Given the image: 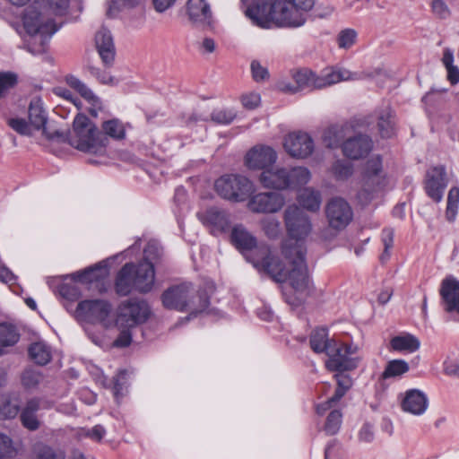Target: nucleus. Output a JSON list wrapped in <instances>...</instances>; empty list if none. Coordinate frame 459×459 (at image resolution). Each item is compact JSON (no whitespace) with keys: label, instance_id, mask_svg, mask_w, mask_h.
Masks as SVG:
<instances>
[{"label":"nucleus","instance_id":"nucleus-64","mask_svg":"<svg viewBox=\"0 0 459 459\" xmlns=\"http://www.w3.org/2000/svg\"><path fill=\"white\" fill-rule=\"evenodd\" d=\"M160 248L154 242H149L143 250V260L150 261L160 256Z\"/></svg>","mask_w":459,"mask_h":459},{"label":"nucleus","instance_id":"nucleus-25","mask_svg":"<svg viewBox=\"0 0 459 459\" xmlns=\"http://www.w3.org/2000/svg\"><path fill=\"white\" fill-rule=\"evenodd\" d=\"M186 312H189V316H197L203 313L216 315L214 308L211 307L210 295L206 290L200 289L195 292L192 289L187 300Z\"/></svg>","mask_w":459,"mask_h":459},{"label":"nucleus","instance_id":"nucleus-10","mask_svg":"<svg viewBox=\"0 0 459 459\" xmlns=\"http://www.w3.org/2000/svg\"><path fill=\"white\" fill-rule=\"evenodd\" d=\"M284 222L290 239L286 240L292 246L299 243L304 247V239L311 231L312 225L307 214L297 205H290L284 212Z\"/></svg>","mask_w":459,"mask_h":459},{"label":"nucleus","instance_id":"nucleus-42","mask_svg":"<svg viewBox=\"0 0 459 459\" xmlns=\"http://www.w3.org/2000/svg\"><path fill=\"white\" fill-rule=\"evenodd\" d=\"M20 409L16 403L12 402L7 396L0 397V418L4 420L13 419Z\"/></svg>","mask_w":459,"mask_h":459},{"label":"nucleus","instance_id":"nucleus-3","mask_svg":"<svg viewBox=\"0 0 459 459\" xmlns=\"http://www.w3.org/2000/svg\"><path fill=\"white\" fill-rule=\"evenodd\" d=\"M154 282L155 269L151 261L126 263L117 274L115 290L119 296H127L133 290L148 293L152 290Z\"/></svg>","mask_w":459,"mask_h":459},{"label":"nucleus","instance_id":"nucleus-50","mask_svg":"<svg viewBox=\"0 0 459 459\" xmlns=\"http://www.w3.org/2000/svg\"><path fill=\"white\" fill-rule=\"evenodd\" d=\"M262 227L269 238H276L281 232V223L273 218H267L262 221Z\"/></svg>","mask_w":459,"mask_h":459},{"label":"nucleus","instance_id":"nucleus-31","mask_svg":"<svg viewBox=\"0 0 459 459\" xmlns=\"http://www.w3.org/2000/svg\"><path fill=\"white\" fill-rule=\"evenodd\" d=\"M187 13L194 22L211 23L212 12L205 0H188Z\"/></svg>","mask_w":459,"mask_h":459},{"label":"nucleus","instance_id":"nucleus-56","mask_svg":"<svg viewBox=\"0 0 459 459\" xmlns=\"http://www.w3.org/2000/svg\"><path fill=\"white\" fill-rule=\"evenodd\" d=\"M126 370H119L116 377H113V392L114 395L118 398L123 394L124 387L126 385Z\"/></svg>","mask_w":459,"mask_h":459},{"label":"nucleus","instance_id":"nucleus-45","mask_svg":"<svg viewBox=\"0 0 459 459\" xmlns=\"http://www.w3.org/2000/svg\"><path fill=\"white\" fill-rule=\"evenodd\" d=\"M332 171L336 179L344 180L352 175L353 166L349 161L336 160L332 167Z\"/></svg>","mask_w":459,"mask_h":459},{"label":"nucleus","instance_id":"nucleus-30","mask_svg":"<svg viewBox=\"0 0 459 459\" xmlns=\"http://www.w3.org/2000/svg\"><path fill=\"white\" fill-rule=\"evenodd\" d=\"M395 113L389 105L377 111V128L382 138H391L395 133Z\"/></svg>","mask_w":459,"mask_h":459},{"label":"nucleus","instance_id":"nucleus-34","mask_svg":"<svg viewBox=\"0 0 459 459\" xmlns=\"http://www.w3.org/2000/svg\"><path fill=\"white\" fill-rule=\"evenodd\" d=\"M310 347L316 353L326 352L332 348V342L328 339V332L325 327H318L312 332Z\"/></svg>","mask_w":459,"mask_h":459},{"label":"nucleus","instance_id":"nucleus-41","mask_svg":"<svg viewBox=\"0 0 459 459\" xmlns=\"http://www.w3.org/2000/svg\"><path fill=\"white\" fill-rule=\"evenodd\" d=\"M408 371L409 365L405 360L394 359L387 363L382 376L384 378L395 377H400Z\"/></svg>","mask_w":459,"mask_h":459},{"label":"nucleus","instance_id":"nucleus-40","mask_svg":"<svg viewBox=\"0 0 459 459\" xmlns=\"http://www.w3.org/2000/svg\"><path fill=\"white\" fill-rule=\"evenodd\" d=\"M459 204V188L456 186L451 187L447 195V204L446 210V218L448 221L453 222L457 214Z\"/></svg>","mask_w":459,"mask_h":459},{"label":"nucleus","instance_id":"nucleus-23","mask_svg":"<svg viewBox=\"0 0 459 459\" xmlns=\"http://www.w3.org/2000/svg\"><path fill=\"white\" fill-rule=\"evenodd\" d=\"M401 407L405 412L420 416L427 411L429 399L424 392L419 389H410L403 394Z\"/></svg>","mask_w":459,"mask_h":459},{"label":"nucleus","instance_id":"nucleus-26","mask_svg":"<svg viewBox=\"0 0 459 459\" xmlns=\"http://www.w3.org/2000/svg\"><path fill=\"white\" fill-rule=\"evenodd\" d=\"M108 274V270L107 264L104 262H100L93 266L72 273L71 278L74 281L83 284H91L103 281Z\"/></svg>","mask_w":459,"mask_h":459},{"label":"nucleus","instance_id":"nucleus-63","mask_svg":"<svg viewBox=\"0 0 459 459\" xmlns=\"http://www.w3.org/2000/svg\"><path fill=\"white\" fill-rule=\"evenodd\" d=\"M359 438L362 442H371L374 439L373 426L369 423H365L359 432Z\"/></svg>","mask_w":459,"mask_h":459},{"label":"nucleus","instance_id":"nucleus-4","mask_svg":"<svg viewBox=\"0 0 459 459\" xmlns=\"http://www.w3.org/2000/svg\"><path fill=\"white\" fill-rule=\"evenodd\" d=\"M245 14L252 22L264 29L271 27L274 22L278 26L299 27L305 23L303 13L292 7L290 0H275L270 8L268 15H264L259 5L248 6Z\"/></svg>","mask_w":459,"mask_h":459},{"label":"nucleus","instance_id":"nucleus-32","mask_svg":"<svg viewBox=\"0 0 459 459\" xmlns=\"http://www.w3.org/2000/svg\"><path fill=\"white\" fill-rule=\"evenodd\" d=\"M359 76L346 69L333 70L327 74L317 75L316 89H323L342 81L357 80Z\"/></svg>","mask_w":459,"mask_h":459},{"label":"nucleus","instance_id":"nucleus-55","mask_svg":"<svg viewBox=\"0 0 459 459\" xmlns=\"http://www.w3.org/2000/svg\"><path fill=\"white\" fill-rule=\"evenodd\" d=\"M431 11L437 18L441 20L447 19L451 14V11L444 0H432Z\"/></svg>","mask_w":459,"mask_h":459},{"label":"nucleus","instance_id":"nucleus-11","mask_svg":"<svg viewBox=\"0 0 459 459\" xmlns=\"http://www.w3.org/2000/svg\"><path fill=\"white\" fill-rule=\"evenodd\" d=\"M358 351L357 346L341 344L338 347L332 345L326 354L328 359L325 367L329 371L343 372L355 369L360 361L359 357L354 356Z\"/></svg>","mask_w":459,"mask_h":459},{"label":"nucleus","instance_id":"nucleus-51","mask_svg":"<svg viewBox=\"0 0 459 459\" xmlns=\"http://www.w3.org/2000/svg\"><path fill=\"white\" fill-rule=\"evenodd\" d=\"M36 459H65L64 453L56 452L52 447L39 445L35 447Z\"/></svg>","mask_w":459,"mask_h":459},{"label":"nucleus","instance_id":"nucleus-43","mask_svg":"<svg viewBox=\"0 0 459 459\" xmlns=\"http://www.w3.org/2000/svg\"><path fill=\"white\" fill-rule=\"evenodd\" d=\"M17 452L13 439L8 435L0 432V459L13 458Z\"/></svg>","mask_w":459,"mask_h":459},{"label":"nucleus","instance_id":"nucleus-16","mask_svg":"<svg viewBox=\"0 0 459 459\" xmlns=\"http://www.w3.org/2000/svg\"><path fill=\"white\" fill-rule=\"evenodd\" d=\"M192 283L184 282L168 288L161 295L163 306L185 313L187 310V300L192 290Z\"/></svg>","mask_w":459,"mask_h":459},{"label":"nucleus","instance_id":"nucleus-48","mask_svg":"<svg viewBox=\"0 0 459 459\" xmlns=\"http://www.w3.org/2000/svg\"><path fill=\"white\" fill-rule=\"evenodd\" d=\"M41 381V374L34 369H26L22 375V384L26 389L36 388Z\"/></svg>","mask_w":459,"mask_h":459},{"label":"nucleus","instance_id":"nucleus-1","mask_svg":"<svg viewBox=\"0 0 459 459\" xmlns=\"http://www.w3.org/2000/svg\"><path fill=\"white\" fill-rule=\"evenodd\" d=\"M259 252L264 255L261 259L247 257L255 267L264 271L277 282H284L289 280L290 284L297 292L304 293L308 289L306 248L301 244L297 243L294 246L289 242L282 244V255L291 264V269L289 272L285 270L281 259L273 255L268 249L263 248Z\"/></svg>","mask_w":459,"mask_h":459},{"label":"nucleus","instance_id":"nucleus-24","mask_svg":"<svg viewBox=\"0 0 459 459\" xmlns=\"http://www.w3.org/2000/svg\"><path fill=\"white\" fill-rule=\"evenodd\" d=\"M95 44L103 65L106 67L112 66L116 56V48L111 32L102 27L96 33Z\"/></svg>","mask_w":459,"mask_h":459},{"label":"nucleus","instance_id":"nucleus-57","mask_svg":"<svg viewBox=\"0 0 459 459\" xmlns=\"http://www.w3.org/2000/svg\"><path fill=\"white\" fill-rule=\"evenodd\" d=\"M342 137L338 136L336 127H330L324 134V143L328 148H336L341 144Z\"/></svg>","mask_w":459,"mask_h":459},{"label":"nucleus","instance_id":"nucleus-20","mask_svg":"<svg viewBox=\"0 0 459 459\" xmlns=\"http://www.w3.org/2000/svg\"><path fill=\"white\" fill-rule=\"evenodd\" d=\"M373 149V141L367 134H357L342 143L343 155L351 160H359L367 156Z\"/></svg>","mask_w":459,"mask_h":459},{"label":"nucleus","instance_id":"nucleus-14","mask_svg":"<svg viewBox=\"0 0 459 459\" xmlns=\"http://www.w3.org/2000/svg\"><path fill=\"white\" fill-rule=\"evenodd\" d=\"M200 221L210 230V232L218 236L227 232L231 225L230 213L221 208L212 206L197 213Z\"/></svg>","mask_w":459,"mask_h":459},{"label":"nucleus","instance_id":"nucleus-9","mask_svg":"<svg viewBox=\"0 0 459 459\" xmlns=\"http://www.w3.org/2000/svg\"><path fill=\"white\" fill-rule=\"evenodd\" d=\"M216 193L223 199L242 202L252 190V182L241 175H224L214 183Z\"/></svg>","mask_w":459,"mask_h":459},{"label":"nucleus","instance_id":"nucleus-49","mask_svg":"<svg viewBox=\"0 0 459 459\" xmlns=\"http://www.w3.org/2000/svg\"><path fill=\"white\" fill-rule=\"evenodd\" d=\"M237 117L235 110L230 108H223L212 111L211 114V119L216 124L229 125Z\"/></svg>","mask_w":459,"mask_h":459},{"label":"nucleus","instance_id":"nucleus-28","mask_svg":"<svg viewBox=\"0 0 459 459\" xmlns=\"http://www.w3.org/2000/svg\"><path fill=\"white\" fill-rule=\"evenodd\" d=\"M293 80L295 82V85H290V83L285 84L282 87V91L295 93L307 88L316 89L317 75L311 70L304 68L298 70L293 74Z\"/></svg>","mask_w":459,"mask_h":459},{"label":"nucleus","instance_id":"nucleus-59","mask_svg":"<svg viewBox=\"0 0 459 459\" xmlns=\"http://www.w3.org/2000/svg\"><path fill=\"white\" fill-rule=\"evenodd\" d=\"M251 72L255 82L264 81L269 77L268 70L255 60L251 63Z\"/></svg>","mask_w":459,"mask_h":459},{"label":"nucleus","instance_id":"nucleus-6","mask_svg":"<svg viewBox=\"0 0 459 459\" xmlns=\"http://www.w3.org/2000/svg\"><path fill=\"white\" fill-rule=\"evenodd\" d=\"M148 317H78V323L91 336L100 329L116 327L119 336L114 341L113 346L124 348L132 342V332L139 325L146 323Z\"/></svg>","mask_w":459,"mask_h":459},{"label":"nucleus","instance_id":"nucleus-54","mask_svg":"<svg viewBox=\"0 0 459 459\" xmlns=\"http://www.w3.org/2000/svg\"><path fill=\"white\" fill-rule=\"evenodd\" d=\"M7 123L12 129L22 135H30L32 134V126L30 122L27 123L23 118H10Z\"/></svg>","mask_w":459,"mask_h":459},{"label":"nucleus","instance_id":"nucleus-46","mask_svg":"<svg viewBox=\"0 0 459 459\" xmlns=\"http://www.w3.org/2000/svg\"><path fill=\"white\" fill-rule=\"evenodd\" d=\"M342 414L339 410L332 411L327 416L326 422L325 425V431L328 435L336 434L340 429L342 424Z\"/></svg>","mask_w":459,"mask_h":459},{"label":"nucleus","instance_id":"nucleus-39","mask_svg":"<svg viewBox=\"0 0 459 459\" xmlns=\"http://www.w3.org/2000/svg\"><path fill=\"white\" fill-rule=\"evenodd\" d=\"M124 306L128 310L126 316H151L150 307L145 300L132 299ZM120 316L124 315L121 314Z\"/></svg>","mask_w":459,"mask_h":459},{"label":"nucleus","instance_id":"nucleus-53","mask_svg":"<svg viewBox=\"0 0 459 459\" xmlns=\"http://www.w3.org/2000/svg\"><path fill=\"white\" fill-rule=\"evenodd\" d=\"M357 32L352 29H345L340 31L337 43L341 48H350L356 41Z\"/></svg>","mask_w":459,"mask_h":459},{"label":"nucleus","instance_id":"nucleus-13","mask_svg":"<svg viewBox=\"0 0 459 459\" xmlns=\"http://www.w3.org/2000/svg\"><path fill=\"white\" fill-rule=\"evenodd\" d=\"M285 204V197L278 192H264L252 195L247 203L248 209L255 213H274Z\"/></svg>","mask_w":459,"mask_h":459},{"label":"nucleus","instance_id":"nucleus-61","mask_svg":"<svg viewBox=\"0 0 459 459\" xmlns=\"http://www.w3.org/2000/svg\"><path fill=\"white\" fill-rule=\"evenodd\" d=\"M260 95L258 93L250 92L241 97V103L247 109H254L260 104Z\"/></svg>","mask_w":459,"mask_h":459},{"label":"nucleus","instance_id":"nucleus-21","mask_svg":"<svg viewBox=\"0 0 459 459\" xmlns=\"http://www.w3.org/2000/svg\"><path fill=\"white\" fill-rule=\"evenodd\" d=\"M277 160L275 151L269 146H255L246 155V165L251 169H268Z\"/></svg>","mask_w":459,"mask_h":459},{"label":"nucleus","instance_id":"nucleus-17","mask_svg":"<svg viewBox=\"0 0 459 459\" xmlns=\"http://www.w3.org/2000/svg\"><path fill=\"white\" fill-rule=\"evenodd\" d=\"M285 151L294 158L304 159L314 151V142L310 135L303 132L289 134L283 143Z\"/></svg>","mask_w":459,"mask_h":459},{"label":"nucleus","instance_id":"nucleus-29","mask_svg":"<svg viewBox=\"0 0 459 459\" xmlns=\"http://www.w3.org/2000/svg\"><path fill=\"white\" fill-rule=\"evenodd\" d=\"M111 306L104 299H85L76 306L77 316H108Z\"/></svg>","mask_w":459,"mask_h":459},{"label":"nucleus","instance_id":"nucleus-36","mask_svg":"<svg viewBox=\"0 0 459 459\" xmlns=\"http://www.w3.org/2000/svg\"><path fill=\"white\" fill-rule=\"evenodd\" d=\"M20 333L15 325L10 323L0 324V347L13 346L18 342Z\"/></svg>","mask_w":459,"mask_h":459},{"label":"nucleus","instance_id":"nucleus-19","mask_svg":"<svg viewBox=\"0 0 459 459\" xmlns=\"http://www.w3.org/2000/svg\"><path fill=\"white\" fill-rule=\"evenodd\" d=\"M52 403L43 398L33 397L29 399L22 409L20 419L22 426L31 431L40 427L37 412L39 410L49 409Z\"/></svg>","mask_w":459,"mask_h":459},{"label":"nucleus","instance_id":"nucleus-27","mask_svg":"<svg viewBox=\"0 0 459 459\" xmlns=\"http://www.w3.org/2000/svg\"><path fill=\"white\" fill-rule=\"evenodd\" d=\"M230 240L234 247L244 255L256 247V238L241 224L232 228Z\"/></svg>","mask_w":459,"mask_h":459},{"label":"nucleus","instance_id":"nucleus-52","mask_svg":"<svg viewBox=\"0 0 459 459\" xmlns=\"http://www.w3.org/2000/svg\"><path fill=\"white\" fill-rule=\"evenodd\" d=\"M17 83V75L11 72L0 73V98H4L7 91Z\"/></svg>","mask_w":459,"mask_h":459},{"label":"nucleus","instance_id":"nucleus-18","mask_svg":"<svg viewBox=\"0 0 459 459\" xmlns=\"http://www.w3.org/2000/svg\"><path fill=\"white\" fill-rule=\"evenodd\" d=\"M446 186V175L443 166H436L427 171L424 188L427 195L434 202L439 203L443 199Z\"/></svg>","mask_w":459,"mask_h":459},{"label":"nucleus","instance_id":"nucleus-2","mask_svg":"<svg viewBox=\"0 0 459 459\" xmlns=\"http://www.w3.org/2000/svg\"><path fill=\"white\" fill-rule=\"evenodd\" d=\"M74 134L69 138V144L79 151L103 155L108 143V136L115 140H123L126 137V129L123 123L113 118L103 122L102 130L83 114H78L73 123Z\"/></svg>","mask_w":459,"mask_h":459},{"label":"nucleus","instance_id":"nucleus-15","mask_svg":"<svg viewBox=\"0 0 459 459\" xmlns=\"http://www.w3.org/2000/svg\"><path fill=\"white\" fill-rule=\"evenodd\" d=\"M325 212L329 225L335 230L347 227L353 217L351 207L341 197L331 199L327 204Z\"/></svg>","mask_w":459,"mask_h":459},{"label":"nucleus","instance_id":"nucleus-60","mask_svg":"<svg viewBox=\"0 0 459 459\" xmlns=\"http://www.w3.org/2000/svg\"><path fill=\"white\" fill-rule=\"evenodd\" d=\"M87 69L89 73L97 78L98 81H100L101 83L108 84V83H113V77L107 72L101 71L100 68L88 65Z\"/></svg>","mask_w":459,"mask_h":459},{"label":"nucleus","instance_id":"nucleus-38","mask_svg":"<svg viewBox=\"0 0 459 459\" xmlns=\"http://www.w3.org/2000/svg\"><path fill=\"white\" fill-rule=\"evenodd\" d=\"M29 354L31 359L39 365H46L51 359L50 350L42 342L32 343L29 348Z\"/></svg>","mask_w":459,"mask_h":459},{"label":"nucleus","instance_id":"nucleus-22","mask_svg":"<svg viewBox=\"0 0 459 459\" xmlns=\"http://www.w3.org/2000/svg\"><path fill=\"white\" fill-rule=\"evenodd\" d=\"M439 293L445 310L459 314V281L452 276L446 277L441 281Z\"/></svg>","mask_w":459,"mask_h":459},{"label":"nucleus","instance_id":"nucleus-44","mask_svg":"<svg viewBox=\"0 0 459 459\" xmlns=\"http://www.w3.org/2000/svg\"><path fill=\"white\" fill-rule=\"evenodd\" d=\"M337 387L331 401H340L352 385V379L347 375L336 374Z\"/></svg>","mask_w":459,"mask_h":459},{"label":"nucleus","instance_id":"nucleus-33","mask_svg":"<svg viewBox=\"0 0 459 459\" xmlns=\"http://www.w3.org/2000/svg\"><path fill=\"white\" fill-rule=\"evenodd\" d=\"M420 345L419 339L410 333L394 336L390 341V347L395 351L412 353L419 350Z\"/></svg>","mask_w":459,"mask_h":459},{"label":"nucleus","instance_id":"nucleus-7","mask_svg":"<svg viewBox=\"0 0 459 459\" xmlns=\"http://www.w3.org/2000/svg\"><path fill=\"white\" fill-rule=\"evenodd\" d=\"M310 179V172L304 167L269 168L262 171L260 182L264 187L274 189L294 188L306 185Z\"/></svg>","mask_w":459,"mask_h":459},{"label":"nucleus","instance_id":"nucleus-8","mask_svg":"<svg viewBox=\"0 0 459 459\" xmlns=\"http://www.w3.org/2000/svg\"><path fill=\"white\" fill-rule=\"evenodd\" d=\"M385 175L383 171V161L380 155H374L364 164L361 173L362 188L357 197L362 204H368L374 194L379 191L385 182Z\"/></svg>","mask_w":459,"mask_h":459},{"label":"nucleus","instance_id":"nucleus-37","mask_svg":"<svg viewBox=\"0 0 459 459\" xmlns=\"http://www.w3.org/2000/svg\"><path fill=\"white\" fill-rule=\"evenodd\" d=\"M299 203L300 205L311 212L319 210L321 204V196L319 192L309 188H305L299 195Z\"/></svg>","mask_w":459,"mask_h":459},{"label":"nucleus","instance_id":"nucleus-12","mask_svg":"<svg viewBox=\"0 0 459 459\" xmlns=\"http://www.w3.org/2000/svg\"><path fill=\"white\" fill-rule=\"evenodd\" d=\"M28 117L30 126L36 130H42V134L49 140L56 139L61 143H68L69 138L73 136L70 132L48 131L46 125L48 122V113L44 108L43 101L39 97L31 99L28 108Z\"/></svg>","mask_w":459,"mask_h":459},{"label":"nucleus","instance_id":"nucleus-62","mask_svg":"<svg viewBox=\"0 0 459 459\" xmlns=\"http://www.w3.org/2000/svg\"><path fill=\"white\" fill-rule=\"evenodd\" d=\"M443 371L448 377L459 378V363L453 360H446L443 363Z\"/></svg>","mask_w":459,"mask_h":459},{"label":"nucleus","instance_id":"nucleus-58","mask_svg":"<svg viewBox=\"0 0 459 459\" xmlns=\"http://www.w3.org/2000/svg\"><path fill=\"white\" fill-rule=\"evenodd\" d=\"M48 10L55 15L65 14L68 6L69 0H48Z\"/></svg>","mask_w":459,"mask_h":459},{"label":"nucleus","instance_id":"nucleus-5","mask_svg":"<svg viewBox=\"0 0 459 459\" xmlns=\"http://www.w3.org/2000/svg\"><path fill=\"white\" fill-rule=\"evenodd\" d=\"M24 29L31 38L25 48L32 55H40L47 51L51 36L58 30L54 20L33 6L28 7L22 17Z\"/></svg>","mask_w":459,"mask_h":459},{"label":"nucleus","instance_id":"nucleus-35","mask_svg":"<svg viewBox=\"0 0 459 459\" xmlns=\"http://www.w3.org/2000/svg\"><path fill=\"white\" fill-rule=\"evenodd\" d=\"M66 83L77 91L84 100L91 102L93 105L100 103V99L93 91L79 78L74 75H67L65 77Z\"/></svg>","mask_w":459,"mask_h":459},{"label":"nucleus","instance_id":"nucleus-47","mask_svg":"<svg viewBox=\"0 0 459 459\" xmlns=\"http://www.w3.org/2000/svg\"><path fill=\"white\" fill-rule=\"evenodd\" d=\"M59 295L67 302H74L81 298L80 289L73 284L62 283L58 287Z\"/></svg>","mask_w":459,"mask_h":459}]
</instances>
